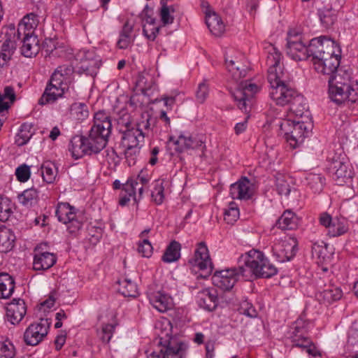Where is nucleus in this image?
<instances>
[{"label": "nucleus", "mask_w": 358, "mask_h": 358, "mask_svg": "<svg viewBox=\"0 0 358 358\" xmlns=\"http://www.w3.org/2000/svg\"><path fill=\"white\" fill-rule=\"evenodd\" d=\"M31 175L30 168L27 164H22L18 166L15 170V176L20 182H27Z\"/></svg>", "instance_id": "nucleus-60"}, {"label": "nucleus", "mask_w": 358, "mask_h": 358, "mask_svg": "<svg viewBox=\"0 0 358 358\" xmlns=\"http://www.w3.org/2000/svg\"><path fill=\"white\" fill-rule=\"evenodd\" d=\"M239 215V209L237 205L231 202L228 208L224 210V219L228 224H233L238 219Z\"/></svg>", "instance_id": "nucleus-51"}, {"label": "nucleus", "mask_w": 358, "mask_h": 358, "mask_svg": "<svg viewBox=\"0 0 358 358\" xmlns=\"http://www.w3.org/2000/svg\"><path fill=\"white\" fill-rule=\"evenodd\" d=\"M116 121L117 129L120 134L135 126L130 114L125 109L121 110L117 113Z\"/></svg>", "instance_id": "nucleus-41"}, {"label": "nucleus", "mask_w": 358, "mask_h": 358, "mask_svg": "<svg viewBox=\"0 0 358 358\" xmlns=\"http://www.w3.org/2000/svg\"><path fill=\"white\" fill-rule=\"evenodd\" d=\"M277 225L283 230L294 229L298 225V217L292 211L285 210L278 220Z\"/></svg>", "instance_id": "nucleus-35"}, {"label": "nucleus", "mask_w": 358, "mask_h": 358, "mask_svg": "<svg viewBox=\"0 0 358 358\" xmlns=\"http://www.w3.org/2000/svg\"><path fill=\"white\" fill-rule=\"evenodd\" d=\"M128 180L136 182L137 184L136 185V191L138 190V199H141L144 191V187H145L150 181L149 176L145 174L143 171H141L138 175L136 178H131L129 179Z\"/></svg>", "instance_id": "nucleus-53"}, {"label": "nucleus", "mask_w": 358, "mask_h": 358, "mask_svg": "<svg viewBox=\"0 0 358 358\" xmlns=\"http://www.w3.org/2000/svg\"><path fill=\"white\" fill-rule=\"evenodd\" d=\"M343 295L342 290L337 287H330L319 293V298L324 302L331 303L339 300Z\"/></svg>", "instance_id": "nucleus-44"}, {"label": "nucleus", "mask_w": 358, "mask_h": 358, "mask_svg": "<svg viewBox=\"0 0 358 358\" xmlns=\"http://www.w3.org/2000/svg\"><path fill=\"white\" fill-rule=\"evenodd\" d=\"M276 190L280 195L288 196L291 192V186L286 178L280 176L276 178Z\"/></svg>", "instance_id": "nucleus-55"}, {"label": "nucleus", "mask_w": 358, "mask_h": 358, "mask_svg": "<svg viewBox=\"0 0 358 358\" xmlns=\"http://www.w3.org/2000/svg\"><path fill=\"white\" fill-rule=\"evenodd\" d=\"M50 323L47 319H41L40 322L31 324L25 330L23 340L26 345L36 346L46 337Z\"/></svg>", "instance_id": "nucleus-13"}, {"label": "nucleus", "mask_w": 358, "mask_h": 358, "mask_svg": "<svg viewBox=\"0 0 358 358\" xmlns=\"http://www.w3.org/2000/svg\"><path fill=\"white\" fill-rule=\"evenodd\" d=\"M122 145L124 150L126 161L129 166H134L136 162L140 150L143 145L145 131L137 129L135 126L121 133Z\"/></svg>", "instance_id": "nucleus-6"}, {"label": "nucleus", "mask_w": 358, "mask_h": 358, "mask_svg": "<svg viewBox=\"0 0 358 358\" xmlns=\"http://www.w3.org/2000/svg\"><path fill=\"white\" fill-rule=\"evenodd\" d=\"M290 112L295 115L297 118H303L309 117L310 113L306 100L303 95L299 94H296L292 101L289 104Z\"/></svg>", "instance_id": "nucleus-27"}, {"label": "nucleus", "mask_w": 358, "mask_h": 358, "mask_svg": "<svg viewBox=\"0 0 358 358\" xmlns=\"http://www.w3.org/2000/svg\"><path fill=\"white\" fill-rule=\"evenodd\" d=\"M310 50V41L308 46L302 41H291L286 44V53L293 60L302 61L310 57L312 58Z\"/></svg>", "instance_id": "nucleus-19"}, {"label": "nucleus", "mask_w": 358, "mask_h": 358, "mask_svg": "<svg viewBox=\"0 0 358 358\" xmlns=\"http://www.w3.org/2000/svg\"><path fill=\"white\" fill-rule=\"evenodd\" d=\"M348 342L350 345H358V324H354L350 327Z\"/></svg>", "instance_id": "nucleus-64"}, {"label": "nucleus", "mask_w": 358, "mask_h": 358, "mask_svg": "<svg viewBox=\"0 0 358 358\" xmlns=\"http://www.w3.org/2000/svg\"><path fill=\"white\" fill-rule=\"evenodd\" d=\"M38 200V194L34 188L27 189L18 195L19 202L26 208H31L35 206Z\"/></svg>", "instance_id": "nucleus-39"}, {"label": "nucleus", "mask_w": 358, "mask_h": 358, "mask_svg": "<svg viewBox=\"0 0 358 358\" xmlns=\"http://www.w3.org/2000/svg\"><path fill=\"white\" fill-rule=\"evenodd\" d=\"M31 127L28 124H23L15 136V142L18 146H22L27 143L31 138L33 133L31 131Z\"/></svg>", "instance_id": "nucleus-48"}, {"label": "nucleus", "mask_w": 358, "mask_h": 358, "mask_svg": "<svg viewBox=\"0 0 358 358\" xmlns=\"http://www.w3.org/2000/svg\"><path fill=\"white\" fill-rule=\"evenodd\" d=\"M238 311L241 314L246 315L250 318L256 317L257 315L256 309L247 299L243 300L240 303Z\"/></svg>", "instance_id": "nucleus-56"}, {"label": "nucleus", "mask_w": 358, "mask_h": 358, "mask_svg": "<svg viewBox=\"0 0 358 358\" xmlns=\"http://www.w3.org/2000/svg\"><path fill=\"white\" fill-rule=\"evenodd\" d=\"M15 50V43L11 40L7 39L3 43L0 51V68H3L8 64Z\"/></svg>", "instance_id": "nucleus-40"}, {"label": "nucleus", "mask_w": 358, "mask_h": 358, "mask_svg": "<svg viewBox=\"0 0 358 358\" xmlns=\"http://www.w3.org/2000/svg\"><path fill=\"white\" fill-rule=\"evenodd\" d=\"M15 348L10 342H0V358H14Z\"/></svg>", "instance_id": "nucleus-59"}, {"label": "nucleus", "mask_w": 358, "mask_h": 358, "mask_svg": "<svg viewBox=\"0 0 358 358\" xmlns=\"http://www.w3.org/2000/svg\"><path fill=\"white\" fill-rule=\"evenodd\" d=\"M71 115L78 120H84L89 115L88 107L84 103H74L71 106Z\"/></svg>", "instance_id": "nucleus-50"}, {"label": "nucleus", "mask_w": 358, "mask_h": 358, "mask_svg": "<svg viewBox=\"0 0 358 358\" xmlns=\"http://www.w3.org/2000/svg\"><path fill=\"white\" fill-rule=\"evenodd\" d=\"M319 222L327 229V234L332 238L339 237L347 234L350 229L349 222L345 217H332L327 213H322L320 215Z\"/></svg>", "instance_id": "nucleus-12"}, {"label": "nucleus", "mask_w": 358, "mask_h": 358, "mask_svg": "<svg viewBox=\"0 0 358 358\" xmlns=\"http://www.w3.org/2000/svg\"><path fill=\"white\" fill-rule=\"evenodd\" d=\"M134 29V25L129 21H127L120 33V37L117 42V45L120 49H126L131 43V34Z\"/></svg>", "instance_id": "nucleus-38"}, {"label": "nucleus", "mask_w": 358, "mask_h": 358, "mask_svg": "<svg viewBox=\"0 0 358 358\" xmlns=\"http://www.w3.org/2000/svg\"><path fill=\"white\" fill-rule=\"evenodd\" d=\"M175 150L178 152H182L187 149L201 150V157L204 155L206 145L201 137L192 136L189 134H182L174 142Z\"/></svg>", "instance_id": "nucleus-17"}, {"label": "nucleus", "mask_w": 358, "mask_h": 358, "mask_svg": "<svg viewBox=\"0 0 358 358\" xmlns=\"http://www.w3.org/2000/svg\"><path fill=\"white\" fill-rule=\"evenodd\" d=\"M115 324H103L98 331V336L103 343H108L113 337Z\"/></svg>", "instance_id": "nucleus-52"}, {"label": "nucleus", "mask_w": 358, "mask_h": 358, "mask_svg": "<svg viewBox=\"0 0 358 358\" xmlns=\"http://www.w3.org/2000/svg\"><path fill=\"white\" fill-rule=\"evenodd\" d=\"M310 52L315 71L331 77L340 65L341 50L334 40L322 36L310 40Z\"/></svg>", "instance_id": "nucleus-3"}, {"label": "nucleus", "mask_w": 358, "mask_h": 358, "mask_svg": "<svg viewBox=\"0 0 358 358\" xmlns=\"http://www.w3.org/2000/svg\"><path fill=\"white\" fill-rule=\"evenodd\" d=\"M41 175L43 180L47 183H52L57 175V168L56 165L50 161L45 162L41 165Z\"/></svg>", "instance_id": "nucleus-42"}, {"label": "nucleus", "mask_w": 358, "mask_h": 358, "mask_svg": "<svg viewBox=\"0 0 358 358\" xmlns=\"http://www.w3.org/2000/svg\"><path fill=\"white\" fill-rule=\"evenodd\" d=\"M260 90V87L251 81L242 82L239 86L231 92L238 107L242 111L248 113L254 103L255 96Z\"/></svg>", "instance_id": "nucleus-10"}, {"label": "nucleus", "mask_w": 358, "mask_h": 358, "mask_svg": "<svg viewBox=\"0 0 358 358\" xmlns=\"http://www.w3.org/2000/svg\"><path fill=\"white\" fill-rule=\"evenodd\" d=\"M320 20L324 27L329 29L337 20L336 11L332 9H324L319 11Z\"/></svg>", "instance_id": "nucleus-49"}, {"label": "nucleus", "mask_w": 358, "mask_h": 358, "mask_svg": "<svg viewBox=\"0 0 358 358\" xmlns=\"http://www.w3.org/2000/svg\"><path fill=\"white\" fill-rule=\"evenodd\" d=\"M325 178L320 174L307 173L303 182L313 193H320L323 189Z\"/></svg>", "instance_id": "nucleus-31"}, {"label": "nucleus", "mask_w": 358, "mask_h": 358, "mask_svg": "<svg viewBox=\"0 0 358 358\" xmlns=\"http://www.w3.org/2000/svg\"><path fill=\"white\" fill-rule=\"evenodd\" d=\"M245 266L216 271L212 276L213 285L222 291L231 290L240 275L245 278H268L278 273L277 268L270 262L263 252L256 250L249 251L245 257Z\"/></svg>", "instance_id": "nucleus-1"}, {"label": "nucleus", "mask_w": 358, "mask_h": 358, "mask_svg": "<svg viewBox=\"0 0 358 358\" xmlns=\"http://www.w3.org/2000/svg\"><path fill=\"white\" fill-rule=\"evenodd\" d=\"M111 128L110 115L103 110L96 113L88 137L75 136L71 138L69 150L73 157L79 159L85 155L96 154L102 150L107 144Z\"/></svg>", "instance_id": "nucleus-2"}, {"label": "nucleus", "mask_w": 358, "mask_h": 358, "mask_svg": "<svg viewBox=\"0 0 358 358\" xmlns=\"http://www.w3.org/2000/svg\"><path fill=\"white\" fill-rule=\"evenodd\" d=\"M328 170L333 179L338 185L350 181L354 175L352 166L344 153H335L328 156Z\"/></svg>", "instance_id": "nucleus-8"}, {"label": "nucleus", "mask_w": 358, "mask_h": 358, "mask_svg": "<svg viewBox=\"0 0 358 358\" xmlns=\"http://www.w3.org/2000/svg\"><path fill=\"white\" fill-rule=\"evenodd\" d=\"M282 134L290 148L295 149L303 143L307 136L309 127L303 120L283 119L278 123Z\"/></svg>", "instance_id": "nucleus-7"}, {"label": "nucleus", "mask_w": 358, "mask_h": 358, "mask_svg": "<svg viewBox=\"0 0 358 358\" xmlns=\"http://www.w3.org/2000/svg\"><path fill=\"white\" fill-rule=\"evenodd\" d=\"M22 45L21 53L25 57L36 56L39 52V41L36 35H27L21 37Z\"/></svg>", "instance_id": "nucleus-26"}, {"label": "nucleus", "mask_w": 358, "mask_h": 358, "mask_svg": "<svg viewBox=\"0 0 358 358\" xmlns=\"http://www.w3.org/2000/svg\"><path fill=\"white\" fill-rule=\"evenodd\" d=\"M159 29L160 27L156 26V24L150 27L144 24L143 27V34L148 40L153 41L159 34Z\"/></svg>", "instance_id": "nucleus-62"}, {"label": "nucleus", "mask_w": 358, "mask_h": 358, "mask_svg": "<svg viewBox=\"0 0 358 358\" xmlns=\"http://www.w3.org/2000/svg\"><path fill=\"white\" fill-rule=\"evenodd\" d=\"M328 83L329 98L336 103L345 101L354 103L358 98V82L352 80L347 71L337 70L329 78Z\"/></svg>", "instance_id": "nucleus-4"}, {"label": "nucleus", "mask_w": 358, "mask_h": 358, "mask_svg": "<svg viewBox=\"0 0 358 358\" xmlns=\"http://www.w3.org/2000/svg\"><path fill=\"white\" fill-rule=\"evenodd\" d=\"M188 264L193 270L198 269L201 271V278H206L213 271V264L210 258L208 249L204 242L197 243L194 256L191 257Z\"/></svg>", "instance_id": "nucleus-11"}, {"label": "nucleus", "mask_w": 358, "mask_h": 358, "mask_svg": "<svg viewBox=\"0 0 358 358\" xmlns=\"http://www.w3.org/2000/svg\"><path fill=\"white\" fill-rule=\"evenodd\" d=\"M15 100V94L13 87L6 86L3 94H0V111L7 110L11 103Z\"/></svg>", "instance_id": "nucleus-47"}, {"label": "nucleus", "mask_w": 358, "mask_h": 358, "mask_svg": "<svg viewBox=\"0 0 358 358\" xmlns=\"http://www.w3.org/2000/svg\"><path fill=\"white\" fill-rule=\"evenodd\" d=\"M136 182L132 180H127L125 184H123V187L120 194L119 204L120 206H126L131 198H133L136 201L141 199L137 198L136 195Z\"/></svg>", "instance_id": "nucleus-32"}, {"label": "nucleus", "mask_w": 358, "mask_h": 358, "mask_svg": "<svg viewBox=\"0 0 358 358\" xmlns=\"http://www.w3.org/2000/svg\"><path fill=\"white\" fill-rule=\"evenodd\" d=\"M149 301L159 312L164 313L173 306L171 296L164 291L153 292L148 295Z\"/></svg>", "instance_id": "nucleus-23"}, {"label": "nucleus", "mask_w": 358, "mask_h": 358, "mask_svg": "<svg viewBox=\"0 0 358 358\" xmlns=\"http://www.w3.org/2000/svg\"><path fill=\"white\" fill-rule=\"evenodd\" d=\"M230 195L234 199L248 200L252 195V184L246 177L241 178L230 186Z\"/></svg>", "instance_id": "nucleus-21"}, {"label": "nucleus", "mask_w": 358, "mask_h": 358, "mask_svg": "<svg viewBox=\"0 0 358 358\" xmlns=\"http://www.w3.org/2000/svg\"><path fill=\"white\" fill-rule=\"evenodd\" d=\"M27 308L24 300L13 299L6 308V317L12 324H18L24 317Z\"/></svg>", "instance_id": "nucleus-22"}, {"label": "nucleus", "mask_w": 358, "mask_h": 358, "mask_svg": "<svg viewBox=\"0 0 358 358\" xmlns=\"http://www.w3.org/2000/svg\"><path fill=\"white\" fill-rule=\"evenodd\" d=\"M76 60L79 62L77 66V72L79 74H85L94 77L99 69L98 60L94 58L92 51L80 50L76 56Z\"/></svg>", "instance_id": "nucleus-15"}, {"label": "nucleus", "mask_w": 358, "mask_h": 358, "mask_svg": "<svg viewBox=\"0 0 358 358\" xmlns=\"http://www.w3.org/2000/svg\"><path fill=\"white\" fill-rule=\"evenodd\" d=\"M15 289V280L8 273H2L0 274V298H8Z\"/></svg>", "instance_id": "nucleus-36"}, {"label": "nucleus", "mask_w": 358, "mask_h": 358, "mask_svg": "<svg viewBox=\"0 0 358 358\" xmlns=\"http://www.w3.org/2000/svg\"><path fill=\"white\" fill-rule=\"evenodd\" d=\"M55 214L59 222L67 224L76 217V209L68 203H61L58 204Z\"/></svg>", "instance_id": "nucleus-30"}, {"label": "nucleus", "mask_w": 358, "mask_h": 358, "mask_svg": "<svg viewBox=\"0 0 358 358\" xmlns=\"http://www.w3.org/2000/svg\"><path fill=\"white\" fill-rule=\"evenodd\" d=\"M209 94V87L206 80H203L198 85L196 91V101L199 103H203L207 99Z\"/></svg>", "instance_id": "nucleus-58"}, {"label": "nucleus", "mask_w": 358, "mask_h": 358, "mask_svg": "<svg viewBox=\"0 0 358 358\" xmlns=\"http://www.w3.org/2000/svg\"><path fill=\"white\" fill-rule=\"evenodd\" d=\"M15 241V236L11 229L5 225H0V252L10 251Z\"/></svg>", "instance_id": "nucleus-29"}, {"label": "nucleus", "mask_w": 358, "mask_h": 358, "mask_svg": "<svg viewBox=\"0 0 358 358\" xmlns=\"http://www.w3.org/2000/svg\"><path fill=\"white\" fill-rule=\"evenodd\" d=\"M73 71V67L71 65L59 66L55 70L50 78L56 84L62 83L68 87V83L71 81Z\"/></svg>", "instance_id": "nucleus-28"}, {"label": "nucleus", "mask_w": 358, "mask_h": 358, "mask_svg": "<svg viewBox=\"0 0 358 358\" xmlns=\"http://www.w3.org/2000/svg\"><path fill=\"white\" fill-rule=\"evenodd\" d=\"M141 119L140 122L135 124V127L137 129H140L141 131H145L148 136L151 128V121L152 119L149 114L143 115Z\"/></svg>", "instance_id": "nucleus-63"}, {"label": "nucleus", "mask_w": 358, "mask_h": 358, "mask_svg": "<svg viewBox=\"0 0 358 358\" xmlns=\"http://www.w3.org/2000/svg\"><path fill=\"white\" fill-rule=\"evenodd\" d=\"M164 180L157 179L152 182V189L151 196L152 201L157 204L160 205L164 199Z\"/></svg>", "instance_id": "nucleus-45"}, {"label": "nucleus", "mask_w": 358, "mask_h": 358, "mask_svg": "<svg viewBox=\"0 0 358 358\" xmlns=\"http://www.w3.org/2000/svg\"><path fill=\"white\" fill-rule=\"evenodd\" d=\"M38 16L33 13L26 15L18 24L17 30V36L19 39L22 36L35 35V29L38 24Z\"/></svg>", "instance_id": "nucleus-24"}, {"label": "nucleus", "mask_w": 358, "mask_h": 358, "mask_svg": "<svg viewBox=\"0 0 358 358\" xmlns=\"http://www.w3.org/2000/svg\"><path fill=\"white\" fill-rule=\"evenodd\" d=\"M160 337L159 350H155L148 355L147 358H184L187 345L176 338H169L162 341Z\"/></svg>", "instance_id": "nucleus-9"}, {"label": "nucleus", "mask_w": 358, "mask_h": 358, "mask_svg": "<svg viewBox=\"0 0 358 358\" xmlns=\"http://www.w3.org/2000/svg\"><path fill=\"white\" fill-rule=\"evenodd\" d=\"M196 299L198 306L208 311H213L217 306V293L213 288H206L199 291L196 296Z\"/></svg>", "instance_id": "nucleus-20"}, {"label": "nucleus", "mask_w": 358, "mask_h": 358, "mask_svg": "<svg viewBox=\"0 0 358 358\" xmlns=\"http://www.w3.org/2000/svg\"><path fill=\"white\" fill-rule=\"evenodd\" d=\"M57 262L56 256L51 252L37 250L34 255L33 268L35 271H45L51 268Z\"/></svg>", "instance_id": "nucleus-25"}, {"label": "nucleus", "mask_w": 358, "mask_h": 358, "mask_svg": "<svg viewBox=\"0 0 358 358\" xmlns=\"http://www.w3.org/2000/svg\"><path fill=\"white\" fill-rule=\"evenodd\" d=\"M225 63L228 71L231 73V76L235 80L245 77V71L244 69L241 70L240 67L236 65V62L234 60H228V59L226 58Z\"/></svg>", "instance_id": "nucleus-54"}, {"label": "nucleus", "mask_w": 358, "mask_h": 358, "mask_svg": "<svg viewBox=\"0 0 358 358\" xmlns=\"http://www.w3.org/2000/svg\"><path fill=\"white\" fill-rule=\"evenodd\" d=\"M298 92L292 86V84L280 85L270 88L269 95L277 105L285 106L293 101Z\"/></svg>", "instance_id": "nucleus-16"}, {"label": "nucleus", "mask_w": 358, "mask_h": 358, "mask_svg": "<svg viewBox=\"0 0 358 358\" xmlns=\"http://www.w3.org/2000/svg\"><path fill=\"white\" fill-rule=\"evenodd\" d=\"M14 203L6 196L0 195V221L6 222L13 213Z\"/></svg>", "instance_id": "nucleus-43"}, {"label": "nucleus", "mask_w": 358, "mask_h": 358, "mask_svg": "<svg viewBox=\"0 0 358 358\" xmlns=\"http://www.w3.org/2000/svg\"><path fill=\"white\" fill-rule=\"evenodd\" d=\"M152 246L147 238L143 239L138 245V252L145 257H150L152 254Z\"/></svg>", "instance_id": "nucleus-61"}, {"label": "nucleus", "mask_w": 358, "mask_h": 358, "mask_svg": "<svg viewBox=\"0 0 358 358\" xmlns=\"http://www.w3.org/2000/svg\"><path fill=\"white\" fill-rule=\"evenodd\" d=\"M264 50L267 55L266 64L268 66V81L270 88L280 85L291 83V77L281 64L282 55L278 48L271 43H266Z\"/></svg>", "instance_id": "nucleus-5"}, {"label": "nucleus", "mask_w": 358, "mask_h": 358, "mask_svg": "<svg viewBox=\"0 0 358 358\" xmlns=\"http://www.w3.org/2000/svg\"><path fill=\"white\" fill-rule=\"evenodd\" d=\"M296 251L297 241L294 238L277 240L272 246L273 257L281 263L290 261L295 256Z\"/></svg>", "instance_id": "nucleus-14"}, {"label": "nucleus", "mask_w": 358, "mask_h": 358, "mask_svg": "<svg viewBox=\"0 0 358 358\" xmlns=\"http://www.w3.org/2000/svg\"><path fill=\"white\" fill-rule=\"evenodd\" d=\"M68 90L69 87L62 85V83L56 84L50 78L44 92L38 99V104L43 106L54 103L59 97L63 96Z\"/></svg>", "instance_id": "nucleus-18"}, {"label": "nucleus", "mask_w": 358, "mask_h": 358, "mask_svg": "<svg viewBox=\"0 0 358 358\" xmlns=\"http://www.w3.org/2000/svg\"><path fill=\"white\" fill-rule=\"evenodd\" d=\"M160 17L164 25L171 24L173 22L174 17L171 13V8L167 5V2L162 0Z\"/></svg>", "instance_id": "nucleus-57"}, {"label": "nucleus", "mask_w": 358, "mask_h": 358, "mask_svg": "<svg viewBox=\"0 0 358 358\" xmlns=\"http://www.w3.org/2000/svg\"><path fill=\"white\" fill-rule=\"evenodd\" d=\"M136 87L146 96H152L157 90V86L151 77L147 78L141 74L138 76L136 80Z\"/></svg>", "instance_id": "nucleus-34"}, {"label": "nucleus", "mask_w": 358, "mask_h": 358, "mask_svg": "<svg viewBox=\"0 0 358 358\" xmlns=\"http://www.w3.org/2000/svg\"><path fill=\"white\" fill-rule=\"evenodd\" d=\"M119 292L125 297H136L138 295L136 285L130 280L124 279L118 282Z\"/></svg>", "instance_id": "nucleus-46"}, {"label": "nucleus", "mask_w": 358, "mask_h": 358, "mask_svg": "<svg viewBox=\"0 0 358 358\" xmlns=\"http://www.w3.org/2000/svg\"><path fill=\"white\" fill-rule=\"evenodd\" d=\"M181 245L176 241H172L166 248L162 260L166 263L177 261L180 257Z\"/></svg>", "instance_id": "nucleus-37"}, {"label": "nucleus", "mask_w": 358, "mask_h": 358, "mask_svg": "<svg viewBox=\"0 0 358 358\" xmlns=\"http://www.w3.org/2000/svg\"><path fill=\"white\" fill-rule=\"evenodd\" d=\"M206 23L210 31L216 36H220L224 31V25L222 19L215 13L206 14Z\"/></svg>", "instance_id": "nucleus-33"}]
</instances>
